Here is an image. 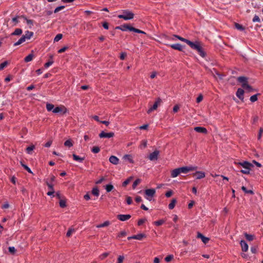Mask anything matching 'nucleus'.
<instances>
[{
    "instance_id": "nucleus-1",
    "label": "nucleus",
    "mask_w": 263,
    "mask_h": 263,
    "mask_svg": "<svg viewBox=\"0 0 263 263\" xmlns=\"http://www.w3.org/2000/svg\"><path fill=\"white\" fill-rule=\"evenodd\" d=\"M192 49L196 50L199 54L202 57H204L205 53L202 50V48L200 44V43L198 42H196L195 43L192 42L190 41H187V43Z\"/></svg>"
},
{
    "instance_id": "nucleus-2",
    "label": "nucleus",
    "mask_w": 263,
    "mask_h": 263,
    "mask_svg": "<svg viewBox=\"0 0 263 263\" xmlns=\"http://www.w3.org/2000/svg\"><path fill=\"white\" fill-rule=\"evenodd\" d=\"M237 164L245 168V170L240 171L242 173L245 174H249L251 168L253 167V165L248 161L238 162Z\"/></svg>"
},
{
    "instance_id": "nucleus-3",
    "label": "nucleus",
    "mask_w": 263,
    "mask_h": 263,
    "mask_svg": "<svg viewBox=\"0 0 263 263\" xmlns=\"http://www.w3.org/2000/svg\"><path fill=\"white\" fill-rule=\"evenodd\" d=\"M116 29H119L122 31H126L127 30H128L129 31H134L136 33L145 34V32H144L142 30H140L138 29L134 28L128 25H121L120 26H117L116 27Z\"/></svg>"
},
{
    "instance_id": "nucleus-4",
    "label": "nucleus",
    "mask_w": 263,
    "mask_h": 263,
    "mask_svg": "<svg viewBox=\"0 0 263 263\" xmlns=\"http://www.w3.org/2000/svg\"><path fill=\"white\" fill-rule=\"evenodd\" d=\"M123 13V14L119 15L118 17L125 20H128L133 19L134 17V14L132 11L128 10H124Z\"/></svg>"
},
{
    "instance_id": "nucleus-5",
    "label": "nucleus",
    "mask_w": 263,
    "mask_h": 263,
    "mask_svg": "<svg viewBox=\"0 0 263 263\" xmlns=\"http://www.w3.org/2000/svg\"><path fill=\"white\" fill-rule=\"evenodd\" d=\"M53 112L55 114L60 113L61 115H64L68 112V109L65 106L61 105L56 106L55 109L53 110Z\"/></svg>"
},
{
    "instance_id": "nucleus-6",
    "label": "nucleus",
    "mask_w": 263,
    "mask_h": 263,
    "mask_svg": "<svg viewBox=\"0 0 263 263\" xmlns=\"http://www.w3.org/2000/svg\"><path fill=\"white\" fill-rule=\"evenodd\" d=\"M179 168L180 173L186 174L190 171H194L196 170L197 169V167L193 166H184L182 167H179Z\"/></svg>"
},
{
    "instance_id": "nucleus-7",
    "label": "nucleus",
    "mask_w": 263,
    "mask_h": 263,
    "mask_svg": "<svg viewBox=\"0 0 263 263\" xmlns=\"http://www.w3.org/2000/svg\"><path fill=\"white\" fill-rule=\"evenodd\" d=\"M162 103V100L160 98H158L156 99L154 104L153 106L150 107L148 110L147 111V114H150L152 111L154 110H156L158 108V106L161 104Z\"/></svg>"
},
{
    "instance_id": "nucleus-8",
    "label": "nucleus",
    "mask_w": 263,
    "mask_h": 263,
    "mask_svg": "<svg viewBox=\"0 0 263 263\" xmlns=\"http://www.w3.org/2000/svg\"><path fill=\"white\" fill-rule=\"evenodd\" d=\"M156 191L154 189H147L145 191V194L146 196V199L149 201L151 200V198L155 194Z\"/></svg>"
},
{
    "instance_id": "nucleus-9",
    "label": "nucleus",
    "mask_w": 263,
    "mask_h": 263,
    "mask_svg": "<svg viewBox=\"0 0 263 263\" xmlns=\"http://www.w3.org/2000/svg\"><path fill=\"white\" fill-rule=\"evenodd\" d=\"M237 80L240 83H241V85L242 88H244L246 86L249 84L248 78L246 77H238Z\"/></svg>"
},
{
    "instance_id": "nucleus-10",
    "label": "nucleus",
    "mask_w": 263,
    "mask_h": 263,
    "mask_svg": "<svg viewBox=\"0 0 263 263\" xmlns=\"http://www.w3.org/2000/svg\"><path fill=\"white\" fill-rule=\"evenodd\" d=\"M160 154V151L156 149L153 153H151L148 156V158L151 161L157 160Z\"/></svg>"
},
{
    "instance_id": "nucleus-11",
    "label": "nucleus",
    "mask_w": 263,
    "mask_h": 263,
    "mask_svg": "<svg viewBox=\"0 0 263 263\" xmlns=\"http://www.w3.org/2000/svg\"><path fill=\"white\" fill-rule=\"evenodd\" d=\"M115 134L113 132H110V133H105L104 132L102 131L101 133L99 134V137L100 138H112L114 136Z\"/></svg>"
},
{
    "instance_id": "nucleus-12",
    "label": "nucleus",
    "mask_w": 263,
    "mask_h": 263,
    "mask_svg": "<svg viewBox=\"0 0 263 263\" xmlns=\"http://www.w3.org/2000/svg\"><path fill=\"white\" fill-rule=\"evenodd\" d=\"M46 184L48 186L49 191L47 193V195L51 196L53 195L54 193V190L53 189V184L51 183H49L47 181H46Z\"/></svg>"
},
{
    "instance_id": "nucleus-13",
    "label": "nucleus",
    "mask_w": 263,
    "mask_h": 263,
    "mask_svg": "<svg viewBox=\"0 0 263 263\" xmlns=\"http://www.w3.org/2000/svg\"><path fill=\"white\" fill-rule=\"evenodd\" d=\"M245 93V90L242 88H238L237 89V91L236 92V96L237 97L240 99L242 101H243L244 97L243 95Z\"/></svg>"
},
{
    "instance_id": "nucleus-14",
    "label": "nucleus",
    "mask_w": 263,
    "mask_h": 263,
    "mask_svg": "<svg viewBox=\"0 0 263 263\" xmlns=\"http://www.w3.org/2000/svg\"><path fill=\"white\" fill-rule=\"evenodd\" d=\"M117 217L119 220H120L122 221H126V220H127L128 219H129L131 217V216L129 214H127V215L119 214V215H117Z\"/></svg>"
},
{
    "instance_id": "nucleus-15",
    "label": "nucleus",
    "mask_w": 263,
    "mask_h": 263,
    "mask_svg": "<svg viewBox=\"0 0 263 263\" xmlns=\"http://www.w3.org/2000/svg\"><path fill=\"white\" fill-rule=\"evenodd\" d=\"M122 159L124 160L128 161V162H129L130 163L133 164V163H134V161L133 160V156L132 155H130V154L124 155L123 156Z\"/></svg>"
},
{
    "instance_id": "nucleus-16",
    "label": "nucleus",
    "mask_w": 263,
    "mask_h": 263,
    "mask_svg": "<svg viewBox=\"0 0 263 263\" xmlns=\"http://www.w3.org/2000/svg\"><path fill=\"white\" fill-rule=\"evenodd\" d=\"M145 237L146 236L144 234H139L133 236L128 237V239L130 240L131 239H135L138 240H141L142 238H145Z\"/></svg>"
},
{
    "instance_id": "nucleus-17",
    "label": "nucleus",
    "mask_w": 263,
    "mask_h": 263,
    "mask_svg": "<svg viewBox=\"0 0 263 263\" xmlns=\"http://www.w3.org/2000/svg\"><path fill=\"white\" fill-rule=\"evenodd\" d=\"M110 163L114 165H117L119 163V159L115 156H111L109 158Z\"/></svg>"
},
{
    "instance_id": "nucleus-18",
    "label": "nucleus",
    "mask_w": 263,
    "mask_h": 263,
    "mask_svg": "<svg viewBox=\"0 0 263 263\" xmlns=\"http://www.w3.org/2000/svg\"><path fill=\"white\" fill-rule=\"evenodd\" d=\"M240 244L241 246V250L243 252H247L248 250V245L244 240H241Z\"/></svg>"
},
{
    "instance_id": "nucleus-19",
    "label": "nucleus",
    "mask_w": 263,
    "mask_h": 263,
    "mask_svg": "<svg viewBox=\"0 0 263 263\" xmlns=\"http://www.w3.org/2000/svg\"><path fill=\"white\" fill-rule=\"evenodd\" d=\"M194 176H196L197 179H202L205 177V173L203 172H196L193 174Z\"/></svg>"
},
{
    "instance_id": "nucleus-20",
    "label": "nucleus",
    "mask_w": 263,
    "mask_h": 263,
    "mask_svg": "<svg viewBox=\"0 0 263 263\" xmlns=\"http://www.w3.org/2000/svg\"><path fill=\"white\" fill-rule=\"evenodd\" d=\"M197 237L198 238H200L202 240V242L205 244L208 243L210 240L209 238L205 237L200 233H197Z\"/></svg>"
},
{
    "instance_id": "nucleus-21",
    "label": "nucleus",
    "mask_w": 263,
    "mask_h": 263,
    "mask_svg": "<svg viewBox=\"0 0 263 263\" xmlns=\"http://www.w3.org/2000/svg\"><path fill=\"white\" fill-rule=\"evenodd\" d=\"M33 35V32L31 31H27L25 32V34L22 36L23 37H24V40H29L30 39Z\"/></svg>"
},
{
    "instance_id": "nucleus-22",
    "label": "nucleus",
    "mask_w": 263,
    "mask_h": 263,
    "mask_svg": "<svg viewBox=\"0 0 263 263\" xmlns=\"http://www.w3.org/2000/svg\"><path fill=\"white\" fill-rule=\"evenodd\" d=\"M180 174L179 168L174 169L171 171V177L172 178H175L177 177Z\"/></svg>"
},
{
    "instance_id": "nucleus-23",
    "label": "nucleus",
    "mask_w": 263,
    "mask_h": 263,
    "mask_svg": "<svg viewBox=\"0 0 263 263\" xmlns=\"http://www.w3.org/2000/svg\"><path fill=\"white\" fill-rule=\"evenodd\" d=\"M194 130L197 132L204 134H206L208 132L206 129L203 127H195Z\"/></svg>"
},
{
    "instance_id": "nucleus-24",
    "label": "nucleus",
    "mask_w": 263,
    "mask_h": 263,
    "mask_svg": "<svg viewBox=\"0 0 263 263\" xmlns=\"http://www.w3.org/2000/svg\"><path fill=\"white\" fill-rule=\"evenodd\" d=\"M170 46L174 49L178 50L179 51L182 50V46L179 44H172Z\"/></svg>"
},
{
    "instance_id": "nucleus-25",
    "label": "nucleus",
    "mask_w": 263,
    "mask_h": 263,
    "mask_svg": "<svg viewBox=\"0 0 263 263\" xmlns=\"http://www.w3.org/2000/svg\"><path fill=\"white\" fill-rule=\"evenodd\" d=\"M243 88L244 89V90L247 92H251L255 91V89L249 84H248Z\"/></svg>"
},
{
    "instance_id": "nucleus-26",
    "label": "nucleus",
    "mask_w": 263,
    "mask_h": 263,
    "mask_svg": "<svg viewBox=\"0 0 263 263\" xmlns=\"http://www.w3.org/2000/svg\"><path fill=\"white\" fill-rule=\"evenodd\" d=\"M54 105L52 104L47 103L46 104V109L48 111H52L55 109Z\"/></svg>"
},
{
    "instance_id": "nucleus-27",
    "label": "nucleus",
    "mask_w": 263,
    "mask_h": 263,
    "mask_svg": "<svg viewBox=\"0 0 263 263\" xmlns=\"http://www.w3.org/2000/svg\"><path fill=\"white\" fill-rule=\"evenodd\" d=\"M64 145L68 147H71L73 146V142L71 139H68L64 142Z\"/></svg>"
},
{
    "instance_id": "nucleus-28",
    "label": "nucleus",
    "mask_w": 263,
    "mask_h": 263,
    "mask_svg": "<svg viewBox=\"0 0 263 263\" xmlns=\"http://www.w3.org/2000/svg\"><path fill=\"white\" fill-rule=\"evenodd\" d=\"M177 202V200L176 199H173L171 201V202L168 205V208L170 209H173L174 208L175 204Z\"/></svg>"
},
{
    "instance_id": "nucleus-29",
    "label": "nucleus",
    "mask_w": 263,
    "mask_h": 263,
    "mask_svg": "<svg viewBox=\"0 0 263 263\" xmlns=\"http://www.w3.org/2000/svg\"><path fill=\"white\" fill-rule=\"evenodd\" d=\"M33 57H34L33 54V53H31V54H29L28 56H27L25 58L24 61L26 62H30V61L32 60Z\"/></svg>"
},
{
    "instance_id": "nucleus-30",
    "label": "nucleus",
    "mask_w": 263,
    "mask_h": 263,
    "mask_svg": "<svg viewBox=\"0 0 263 263\" xmlns=\"http://www.w3.org/2000/svg\"><path fill=\"white\" fill-rule=\"evenodd\" d=\"M109 224H110L109 221H105L104 222H103L102 224L97 225L96 227L98 228H102V227H107Z\"/></svg>"
},
{
    "instance_id": "nucleus-31",
    "label": "nucleus",
    "mask_w": 263,
    "mask_h": 263,
    "mask_svg": "<svg viewBox=\"0 0 263 263\" xmlns=\"http://www.w3.org/2000/svg\"><path fill=\"white\" fill-rule=\"evenodd\" d=\"M22 33V30L21 29L17 28L15 30V31L11 34L13 35H21Z\"/></svg>"
},
{
    "instance_id": "nucleus-32",
    "label": "nucleus",
    "mask_w": 263,
    "mask_h": 263,
    "mask_svg": "<svg viewBox=\"0 0 263 263\" xmlns=\"http://www.w3.org/2000/svg\"><path fill=\"white\" fill-rule=\"evenodd\" d=\"M72 156H73V159L76 161L82 162L84 160V158H83V157L81 158L79 156L76 155V154H73Z\"/></svg>"
},
{
    "instance_id": "nucleus-33",
    "label": "nucleus",
    "mask_w": 263,
    "mask_h": 263,
    "mask_svg": "<svg viewBox=\"0 0 263 263\" xmlns=\"http://www.w3.org/2000/svg\"><path fill=\"white\" fill-rule=\"evenodd\" d=\"M245 236L246 239L249 241H252L254 239V236L253 235L248 234L247 233L245 234Z\"/></svg>"
},
{
    "instance_id": "nucleus-34",
    "label": "nucleus",
    "mask_w": 263,
    "mask_h": 263,
    "mask_svg": "<svg viewBox=\"0 0 263 263\" xmlns=\"http://www.w3.org/2000/svg\"><path fill=\"white\" fill-rule=\"evenodd\" d=\"M34 148H35L34 145H32L27 147L26 151L28 154H31L32 153V151L34 149Z\"/></svg>"
},
{
    "instance_id": "nucleus-35",
    "label": "nucleus",
    "mask_w": 263,
    "mask_h": 263,
    "mask_svg": "<svg viewBox=\"0 0 263 263\" xmlns=\"http://www.w3.org/2000/svg\"><path fill=\"white\" fill-rule=\"evenodd\" d=\"M133 179V177H129L127 179L123 182L122 185L123 186H126Z\"/></svg>"
},
{
    "instance_id": "nucleus-36",
    "label": "nucleus",
    "mask_w": 263,
    "mask_h": 263,
    "mask_svg": "<svg viewBox=\"0 0 263 263\" xmlns=\"http://www.w3.org/2000/svg\"><path fill=\"white\" fill-rule=\"evenodd\" d=\"M25 41V40H24V37H23L22 36L18 40V41L17 42H16V43H14V46H18V45L21 44L22 43H23V42H24Z\"/></svg>"
},
{
    "instance_id": "nucleus-37",
    "label": "nucleus",
    "mask_w": 263,
    "mask_h": 263,
    "mask_svg": "<svg viewBox=\"0 0 263 263\" xmlns=\"http://www.w3.org/2000/svg\"><path fill=\"white\" fill-rule=\"evenodd\" d=\"M22 18H24V20H25L26 21L27 23L28 24V25H29V28H31V27L33 25V21L31 20H28L24 16H22Z\"/></svg>"
},
{
    "instance_id": "nucleus-38",
    "label": "nucleus",
    "mask_w": 263,
    "mask_h": 263,
    "mask_svg": "<svg viewBox=\"0 0 263 263\" xmlns=\"http://www.w3.org/2000/svg\"><path fill=\"white\" fill-rule=\"evenodd\" d=\"M241 189L242 190L245 192L246 193H247V194H254V192L252 190H248L246 187L245 186H242L241 187Z\"/></svg>"
},
{
    "instance_id": "nucleus-39",
    "label": "nucleus",
    "mask_w": 263,
    "mask_h": 263,
    "mask_svg": "<svg viewBox=\"0 0 263 263\" xmlns=\"http://www.w3.org/2000/svg\"><path fill=\"white\" fill-rule=\"evenodd\" d=\"M174 37L177 38L179 40H180V41H181L182 42H184L186 43V44L187 43V41H189V40H187L186 39L182 37H181V36H180L179 35H174Z\"/></svg>"
},
{
    "instance_id": "nucleus-40",
    "label": "nucleus",
    "mask_w": 263,
    "mask_h": 263,
    "mask_svg": "<svg viewBox=\"0 0 263 263\" xmlns=\"http://www.w3.org/2000/svg\"><path fill=\"white\" fill-rule=\"evenodd\" d=\"M141 180L140 179H136L133 184V188L135 189L136 187V186L141 182Z\"/></svg>"
},
{
    "instance_id": "nucleus-41",
    "label": "nucleus",
    "mask_w": 263,
    "mask_h": 263,
    "mask_svg": "<svg viewBox=\"0 0 263 263\" xmlns=\"http://www.w3.org/2000/svg\"><path fill=\"white\" fill-rule=\"evenodd\" d=\"M21 164L22 166L29 173L32 174V172L31 171L30 168H29L26 165L23 163V162L21 161Z\"/></svg>"
},
{
    "instance_id": "nucleus-42",
    "label": "nucleus",
    "mask_w": 263,
    "mask_h": 263,
    "mask_svg": "<svg viewBox=\"0 0 263 263\" xmlns=\"http://www.w3.org/2000/svg\"><path fill=\"white\" fill-rule=\"evenodd\" d=\"M92 194L95 196H98L99 195V191L97 188H93L92 190Z\"/></svg>"
},
{
    "instance_id": "nucleus-43",
    "label": "nucleus",
    "mask_w": 263,
    "mask_h": 263,
    "mask_svg": "<svg viewBox=\"0 0 263 263\" xmlns=\"http://www.w3.org/2000/svg\"><path fill=\"white\" fill-rule=\"evenodd\" d=\"M59 204H60V206L61 208H65L66 206V201L65 200H63V199L60 200Z\"/></svg>"
},
{
    "instance_id": "nucleus-44",
    "label": "nucleus",
    "mask_w": 263,
    "mask_h": 263,
    "mask_svg": "<svg viewBox=\"0 0 263 263\" xmlns=\"http://www.w3.org/2000/svg\"><path fill=\"white\" fill-rule=\"evenodd\" d=\"M75 231L74 229L73 228H70L68 231H67L66 233V236L67 237H70L72 233H73Z\"/></svg>"
},
{
    "instance_id": "nucleus-45",
    "label": "nucleus",
    "mask_w": 263,
    "mask_h": 263,
    "mask_svg": "<svg viewBox=\"0 0 263 263\" xmlns=\"http://www.w3.org/2000/svg\"><path fill=\"white\" fill-rule=\"evenodd\" d=\"M235 26L237 29L239 30H243L245 29V28L242 25H241L238 23H235Z\"/></svg>"
},
{
    "instance_id": "nucleus-46",
    "label": "nucleus",
    "mask_w": 263,
    "mask_h": 263,
    "mask_svg": "<svg viewBox=\"0 0 263 263\" xmlns=\"http://www.w3.org/2000/svg\"><path fill=\"white\" fill-rule=\"evenodd\" d=\"M62 34H57L55 37L54 39V42H58L62 38Z\"/></svg>"
},
{
    "instance_id": "nucleus-47",
    "label": "nucleus",
    "mask_w": 263,
    "mask_h": 263,
    "mask_svg": "<svg viewBox=\"0 0 263 263\" xmlns=\"http://www.w3.org/2000/svg\"><path fill=\"white\" fill-rule=\"evenodd\" d=\"M114 189V186L111 184H108L106 186L105 189L107 192H110Z\"/></svg>"
},
{
    "instance_id": "nucleus-48",
    "label": "nucleus",
    "mask_w": 263,
    "mask_h": 263,
    "mask_svg": "<svg viewBox=\"0 0 263 263\" xmlns=\"http://www.w3.org/2000/svg\"><path fill=\"white\" fill-rule=\"evenodd\" d=\"M259 94H256V95L251 96L250 98V101L252 102H254L256 101L257 100V96Z\"/></svg>"
},
{
    "instance_id": "nucleus-49",
    "label": "nucleus",
    "mask_w": 263,
    "mask_h": 263,
    "mask_svg": "<svg viewBox=\"0 0 263 263\" xmlns=\"http://www.w3.org/2000/svg\"><path fill=\"white\" fill-rule=\"evenodd\" d=\"M174 258V256L173 255H168L165 258V260L166 261V262H170Z\"/></svg>"
},
{
    "instance_id": "nucleus-50",
    "label": "nucleus",
    "mask_w": 263,
    "mask_h": 263,
    "mask_svg": "<svg viewBox=\"0 0 263 263\" xmlns=\"http://www.w3.org/2000/svg\"><path fill=\"white\" fill-rule=\"evenodd\" d=\"M164 222V220H163L162 219H161V220H158L157 221H155L154 222V223H155V225H156L157 226H161L162 224H163Z\"/></svg>"
},
{
    "instance_id": "nucleus-51",
    "label": "nucleus",
    "mask_w": 263,
    "mask_h": 263,
    "mask_svg": "<svg viewBox=\"0 0 263 263\" xmlns=\"http://www.w3.org/2000/svg\"><path fill=\"white\" fill-rule=\"evenodd\" d=\"M100 151V148L98 146H94L92 148V152L94 153H98Z\"/></svg>"
},
{
    "instance_id": "nucleus-52",
    "label": "nucleus",
    "mask_w": 263,
    "mask_h": 263,
    "mask_svg": "<svg viewBox=\"0 0 263 263\" xmlns=\"http://www.w3.org/2000/svg\"><path fill=\"white\" fill-rule=\"evenodd\" d=\"M8 62L5 61L1 64H0V70H3L8 65Z\"/></svg>"
},
{
    "instance_id": "nucleus-53",
    "label": "nucleus",
    "mask_w": 263,
    "mask_h": 263,
    "mask_svg": "<svg viewBox=\"0 0 263 263\" xmlns=\"http://www.w3.org/2000/svg\"><path fill=\"white\" fill-rule=\"evenodd\" d=\"M9 251L10 253L14 254L16 252V249L14 247H10L8 248Z\"/></svg>"
},
{
    "instance_id": "nucleus-54",
    "label": "nucleus",
    "mask_w": 263,
    "mask_h": 263,
    "mask_svg": "<svg viewBox=\"0 0 263 263\" xmlns=\"http://www.w3.org/2000/svg\"><path fill=\"white\" fill-rule=\"evenodd\" d=\"M64 8H65V7L64 6L58 7L54 9V12L55 13H56L58 12L59 11H60V10L63 9Z\"/></svg>"
},
{
    "instance_id": "nucleus-55",
    "label": "nucleus",
    "mask_w": 263,
    "mask_h": 263,
    "mask_svg": "<svg viewBox=\"0 0 263 263\" xmlns=\"http://www.w3.org/2000/svg\"><path fill=\"white\" fill-rule=\"evenodd\" d=\"M180 109V106L179 105H176L174 106L173 111L174 113H176Z\"/></svg>"
},
{
    "instance_id": "nucleus-56",
    "label": "nucleus",
    "mask_w": 263,
    "mask_h": 263,
    "mask_svg": "<svg viewBox=\"0 0 263 263\" xmlns=\"http://www.w3.org/2000/svg\"><path fill=\"white\" fill-rule=\"evenodd\" d=\"M108 253H103L102 254H101L100 256H99V258L101 259V260H103L105 258H106L108 255Z\"/></svg>"
},
{
    "instance_id": "nucleus-57",
    "label": "nucleus",
    "mask_w": 263,
    "mask_h": 263,
    "mask_svg": "<svg viewBox=\"0 0 263 263\" xmlns=\"http://www.w3.org/2000/svg\"><path fill=\"white\" fill-rule=\"evenodd\" d=\"M124 259V257L122 255H120L118 258V262L117 263H122L123 260Z\"/></svg>"
},
{
    "instance_id": "nucleus-58",
    "label": "nucleus",
    "mask_w": 263,
    "mask_h": 263,
    "mask_svg": "<svg viewBox=\"0 0 263 263\" xmlns=\"http://www.w3.org/2000/svg\"><path fill=\"white\" fill-rule=\"evenodd\" d=\"M126 232L125 231H121L118 235V237H122L126 236Z\"/></svg>"
},
{
    "instance_id": "nucleus-59",
    "label": "nucleus",
    "mask_w": 263,
    "mask_h": 263,
    "mask_svg": "<svg viewBox=\"0 0 263 263\" xmlns=\"http://www.w3.org/2000/svg\"><path fill=\"white\" fill-rule=\"evenodd\" d=\"M260 20L258 16L255 15L253 18V22H260Z\"/></svg>"
},
{
    "instance_id": "nucleus-60",
    "label": "nucleus",
    "mask_w": 263,
    "mask_h": 263,
    "mask_svg": "<svg viewBox=\"0 0 263 263\" xmlns=\"http://www.w3.org/2000/svg\"><path fill=\"white\" fill-rule=\"evenodd\" d=\"M203 100V96L202 95H200L196 99L197 103H200Z\"/></svg>"
},
{
    "instance_id": "nucleus-61",
    "label": "nucleus",
    "mask_w": 263,
    "mask_h": 263,
    "mask_svg": "<svg viewBox=\"0 0 263 263\" xmlns=\"http://www.w3.org/2000/svg\"><path fill=\"white\" fill-rule=\"evenodd\" d=\"M146 221V219H141L138 221V225L141 226Z\"/></svg>"
},
{
    "instance_id": "nucleus-62",
    "label": "nucleus",
    "mask_w": 263,
    "mask_h": 263,
    "mask_svg": "<svg viewBox=\"0 0 263 263\" xmlns=\"http://www.w3.org/2000/svg\"><path fill=\"white\" fill-rule=\"evenodd\" d=\"M173 194V192L171 190H170L168 191H167L166 193H165V196L166 197H170Z\"/></svg>"
},
{
    "instance_id": "nucleus-63",
    "label": "nucleus",
    "mask_w": 263,
    "mask_h": 263,
    "mask_svg": "<svg viewBox=\"0 0 263 263\" xmlns=\"http://www.w3.org/2000/svg\"><path fill=\"white\" fill-rule=\"evenodd\" d=\"M53 62L52 61H50L46 63L45 64L44 66L46 68H48L50 66H51L53 64Z\"/></svg>"
},
{
    "instance_id": "nucleus-64",
    "label": "nucleus",
    "mask_w": 263,
    "mask_h": 263,
    "mask_svg": "<svg viewBox=\"0 0 263 263\" xmlns=\"http://www.w3.org/2000/svg\"><path fill=\"white\" fill-rule=\"evenodd\" d=\"M132 199L130 197H126V202L128 204H130L132 203Z\"/></svg>"
}]
</instances>
